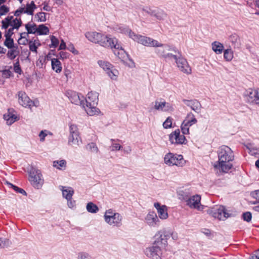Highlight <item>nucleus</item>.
Here are the masks:
<instances>
[{
	"label": "nucleus",
	"mask_w": 259,
	"mask_h": 259,
	"mask_svg": "<svg viewBox=\"0 0 259 259\" xmlns=\"http://www.w3.org/2000/svg\"><path fill=\"white\" fill-rule=\"evenodd\" d=\"M145 223L150 227H156L159 225V220L154 211H150L145 218Z\"/></svg>",
	"instance_id": "obj_16"
},
{
	"label": "nucleus",
	"mask_w": 259,
	"mask_h": 259,
	"mask_svg": "<svg viewBox=\"0 0 259 259\" xmlns=\"http://www.w3.org/2000/svg\"><path fill=\"white\" fill-rule=\"evenodd\" d=\"M69 100L73 104L80 105L85 108L84 97L81 94L74 91H69L67 93Z\"/></svg>",
	"instance_id": "obj_13"
},
{
	"label": "nucleus",
	"mask_w": 259,
	"mask_h": 259,
	"mask_svg": "<svg viewBox=\"0 0 259 259\" xmlns=\"http://www.w3.org/2000/svg\"><path fill=\"white\" fill-rule=\"evenodd\" d=\"M28 32L21 33L20 34V37L18 40L19 43L25 45L26 42L28 41L26 37L28 36Z\"/></svg>",
	"instance_id": "obj_51"
},
{
	"label": "nucleus",
	"mask_w": 259,
	"mask_h": 259,
	"mask_svg": "<svg viewBox=\"0 0 259 259\" xmlns=\"http://www.w3.org/2000/svg\"><path fill=\"white\" fill-rule=\"evenodd\" d=\"M174 110V106L168 102H164V112H171Z\"/></svg>",
	"instance_id": "obj_58"
},
{
	"label": "nucleus",
	"mask_w": 259,
	"mask_h": 259,
	"mask_svg": "<svg viewBox=\"0 0 259 259\" xmlns=\"http://www.w3.org/2000/svg\"><path fill=\"white\" fill-rule=\"evenodd\" d=\"M52 68L57 73H60L62 71V64L60 61L56 58L51 60Z\"/></svg>",
	"instance_id": "obj_27"
},
{
	"label": "nucleus",
	"mask_w": 259,
	"mask_h": 259,
	"mask_svg": "<svg viewBox=\"0 0 259 259\" xmlns=\"http://www.w3.org/2000/svg\"><path fill=\"white\" fill-rule=\"evenodd\" d=\"M172 122V118L168 117L166 118L165 121L163 123V126L164 128H169L171 127Z\"/></svg>",
	"instance_id": "obj_55"
},
{
	"label": "nucleus",
	"mask_w": 259,
	"mask_h": 259,
	"mask_svg": "<svg viewBox=\"0 0 259 259\" xmlns=\"http://www.w3.org/2000/svg\"><path fill=\"white\" fill-rule=\"evenodd\" d=\"M201 197L199 195H195L190 197L187 200V205L191 208H197L200 209L199 204L200 203Z\"/></svg>",
	"instance_id": "obj_21"
},
{
	"label": "nucleus",
	"mask_w": 259,
	"mask_h": 259,
	"mask_svg": "<svg viewBox=\"0 0 259 259\" xmlns=\"http://www.w3.org/2000/svg\"><path fill=\"white\" fill-rule=\"evenodd\" d=\"M25 28L29 34L37 33V27L35 24L28 23L25 25Z\"/></svg>",
	"instance_id": "obj_34"
},
{
	"label": "nucleus",
	"mask_w": 259,
	"mask_h": 259,
	"mask_svg": "<svg viewBox=\"0 0 259 259\" xmlns=\"http://www.w3.org/2000/svg\"><path fill=\"white\" fill-rule=\"evenodd\" d=\"M9 11V8L5 5L0 7V16H3L7 14Z\"/></svg>",
	"instance_id": "obj_62"
},
{
	"label": "nucleus",
	"mask_w": 259,
	"mask_h": 259,
	"mask_svg": "<svg viewBox=\"0 0 259 259\" xmlns=\"http://www.w3.org/2000/svg\"><path fill=\"white\" fill-rule=\"evenodd\" d=\"M51 44L50 45V48H56L59 45L58 39L54 35L51 36Z\"/></svg>",
	"instance_id": "obj_53"
},
{
	"label": "nucleus",
	"mask_w": 259,
	"mask_h": 259,
	"mask_svg": "<svg viewBox=\"0 0 259 259\" xmlns=\"http://www.w3.org/2000/svg\"><path fill=\"white\" fill-rule=\"evenodd\" d=\"M9 244V241L7 239H2L0 238V248L7 247Z\"/></svg>",
	"instance_id": "obj_64"
},
{
	"label": "nucleus",
	"mask_w": 259,
	"mask_h": 259,
	"mask_svg": "<svg viewBox=\"0 0 259 259\" xmlns=\"http://www.w3.org/2000/svg\"><path fill=\"white\" fill-rule=\"evenodd\" d=\"M183 102L186 105L190 107L192 110L196 113H199L200 112L202 106L198 100H188L186 99H183Z\"/></svg>",
	"instance_id": "obj_17"
},
{
	"label": "nucleus",
	"mask_w": 259,
	"mask_h": 259,
	"mask_svg": "<svg viewBox=\"0 0 259 259\" xmlns=\"http://www.w3.org/2000/svg\"><path fill=\"white\" fill-rule=\"evenodd\" d=\"M111 141L112 142V144L110 148L111 151H118L122 148V146L119 144L114 143L115 140L112 139Z\"/></svg>",
	"instance_id": "obj_49"
},
{
	"label": "nucleus",
	"mask_w": 259,
	"mask_h": 259,
	"mask_svg": "<svg viewBox=\"0 0 259 259\" xmlns=\"http://www.w3.org/2000/svg\"><path fill=\"white\" fill-rule=\"evenodd\" d=\"M183 161V157L182 155L176 154L174 160L175 162H173L172 165H176L179 166H182L184 164Z\"/></svg>",
	"instance_id": "obj_43"
},
{
	"label": "nucleus",
	"mask_w": 259,
	"mask_h": 259,
	"mask_svg": "<svg viewBox=\"0 0 259 259\" xmlns=\"http://www.w3.org/2000/svg\"><path fill=\"white\" fill-rule=\"evenodd\" d=\"M207 212L213 218L222 221H224L232 215V214L229 213L225 207L222 205L211 208L207 210Z\"/></svg>",
	"instance_id": "obj_6"
},
{
	"label": "nucleus",
	"mask_w": 259,
	"mask_h": 259,
	"mask_svg": "<svg viewBox=\"0 0 259 259\" xmlns=\"http://www.w3.org/2000/svg\"><path fill=\"white\" fill-rule=\"evenodd\" d=\"M4 118L7 121L8 125H11L17 120V116L9 112L8 115H4Z\"/></svg>",
	"instance_id": "obj_33"
},
{
	"label": "nucleus",
	"mask_w": 259,
	"mask_h": 259,
	"mask_svg": "<svg viewBox=\"0 0 259 259\" xmlns=\"http://www.w3.org/2000/svg\"><path fill=\"white\" fill-rule=\"evenodd\" d=\"M218 163L214 167L224 172H227L233 166L231 162L234 159L233 151L228 146L223 145L218 150Z\"/></svg>",
	"instance_id": "obj_2"
},
{
	"label": "nucleus",
	"mask_w": 259,
	"mask_h": 259,
	"mask_svg": "<svg viewBox=\"0 0 259 259\" xmlns=\"http://www.w3.org/2000/svg\"><path fill=\"white\" fill-rule=\"evenodd\" d=\"M161 46H155L154 47H159V49H156V53L158 54V56L164 57L166 53L165 51H173L175 53H177V49L176 47L173 46H170L167 45L161 44Z\"/></svg>",
	"instance_id": "obj_18"
},
{
	"label": "nucleus",
	"mask_w": 259,
	"mask_h": 259,
	"mask_svg": "<svg viewBox=\"0 0 259 259\" xmlns=\"http://www.w3.org/2000/svg\"><path fill=\"white\" fill-rule=\"evenodd\" d=\"M7 56L11 60H14L19 54L18 46L13 47V49H9Z\"/></svg>",
	"instance_id": "obj_28"
},
{
	"label": "nucleus",
	"mask_w": 259,
	"mask_h": 259,
	"mask_svg": "<svg viewBox=\"0 0 259 259\" xmlns=\"http://www.w3.org/2000/svg\"><path fill=\"white\" fill-rule=\"evenodd\" d=\"M114 30L117 32L123 33L128 35L132 39V33H134L128 27L123 25H116L113 27Z\"/></svg>",
	"instance_id": "obj_23"
},
{
	"label": "nucleus",
	"mask_w": 259,
	"mask_h": 259,
	"mask_svg": "<svg viewBox=\"0 0 259 259\" xmlns=\"http://www.w3.org/2000/svg\"><path fill=\"white\" fill-rule=\"evenodd\" d=\"M13 19V16H8L4 20L2 21V28L3 29H7L9 26H11L12 21Z\"/></svg>",
	"instance_id": "obj_37"
},
{
	"label": "nucleus",
	"mask_w": 259,
	"mask_h": 259,
	"mask_svg": "<svg viewBox=\"0 0 259 259\" xmlns=\"http://www.w3.org/2000/svg\"><path fill=\"white\" fill-rule=\"evenodd\" d=\"M103 217L105 222L111 226L119 227L122 224V216L112 209L106 210Z\"/></svg>",
	"instance_id": "obj_5"
},
{
	"label": "nucleus",
	"mask_w": 259,
	"mask_h": 259,
	"mask_svg": "<svg viewBox=\"0 0 259 259\" xmlns=\"http://www.w3.org/2000/svg\"><path fill=\"white\" fill-rule=\"evenodd\" d=\"M18 101L21 106L31 109V105L29 104L31 103V100L25 92L20 91L18 93Z\"/></svg>",
	"instance_id": "obj_19"
},
{
	"label": "nucleus",
	"mask_w": 259,
	"mask_h": 259,
	"mask_svg": "<svg viewBox=\"0 0 259 259\" xmlns=\"http://www.w3.org/2000/svg\"><path fill=\"white\" fill-rule=\"evenodd\" d=\"M132 39L138 43L141 44L145 46L153 47L155 46H161V43H159L156 40L152 38L143 36L134 33H132Z\"/></svg>",
	"instance_id": "obj_8"
},
{
	"label": "nucleus",
	"mask_w": 259,
	"mask_h": 259,
	"mask_svg": "<svg viewBox=\"0 0 259 259\" xmlns=\"http://www.w3.org/2000/svg\"><path fill=\"white\" fill-rule=\"evenodd\" d=\"M171 231H158L154 236V239L156 241H161V243H165V247L167 245V239L171 236Z\"/></svg>",
	"instance_id": "obj_20"
},
{
	"label": "nucleus",
	"mask_w": 259,
	"mask_h": 259,
	"mask_svg": "<svg viewBox=\"0 0 259 259\" xmlns=\"http://www.w3.org/2000/svg\"><path fill=\"white\" fill-rule=\"evenodd\" d=\"M158 240L154 239L152 245L145 249V254L148 257L151 259H161L162 249L165 248V243H162Z\"/></svg>",
	"instance_id": "obj_4"
},
{
	"label": "nucleus",
	"mask_w": 259,
	"mask_h": 259,
	"mask_svg": "<svg viewBox=\"0 0 259 259\" xmlns=\"http://www.w3.org/2000/svg\"><path fill=\"white\" fill-rule=\"evenodd\" d=\"M142 11L151 16H154L155 13V9H152L148 7H144L142 8Z\"/></svg>",
	"instance_id": "obj_52"
},
{
	"label": "nucleus",
	"mask_w": 259,
	"mask_h": 259,
	"mask_svg": "<svg viewBox=\"0 0 259 259\" xmlns=\"http://www.w3.org/2000/svg\"><path fill=\"white\" fill-rule=\"evenodd\" d=\"M85 37L91 42L98 44L106 48L119 49L120 45L117 39L110 35H105L96 31L87 32L85 33Z\"/></svg>",
	"instance_id": "obj_1"
},
{
	"label": "nucleus",
	"mask_w": 259,
	"mask_h": 259,
	"mask_svg": "<svg viewBox=\"0 0 259 259\" xmlns=\"http://www.w3.org/2000/svg\"><path fill=\"white\" fill-rule=\"evenodd\" d=\"M176 154L171 153L166 154L164 156V162L168 165H172L173 162H175L174 160Z\"/></svg>",
	"instance_id": "obj_32"
},
{
	"label": "nucleus",
	"mask_w": 259,
	"mask_h": 259,
	"mask_svg": "<svg viewBox=\"0 0 259 259\" xmlns=\"http://www.w3.org/2000/svg\"><path fill=\"white\" fill-rule=\"evenodd\" d=\"M79 134L78 128L75 124H71L69 126V134Z\"/></svg>",
	"instance_id": "obj_61"
},
{
	"label": "nucleus",
	"mask_w": 259,
	"mask_h": 259,
	"mask_svg": "<svg viewBox=\"0 0 259 259\" xmlns=\"http://www.w3.org/2000/svg\"><path fill=\"white\" fill-rule=\"evenodd\" d=\"M29 181L34 187L37 189L40 188L44 184V179L41 171L32 167L29 171Z\"/></svg>",
	"instance_id": "obj_7"
},
{
	"label": "nucleus",
	"mask_w": 259,
	"mask_h": 259,
	"mask_svg": "<svg viewBox=\"0 0 259 259\" xmlns=\"http://www.w3.org/2000/svg\"><path fill=\"white\" fill-rule=\"evenodd\" d=\"M179 198L181 200H185L186 202L189 198L190 193L188 190H181L178 193Z\"/></svg>",
	"instance_id": "obj_36"
},
{
	"label": "nucleus",
	"mask_w": 259,
	"mask_h": 259,
	"mask_svg": "<svg viewBox=\"0 0 259 259\" xmlns=\"http://www.w3.org/2000/svg\"><path fill=\"white\" fill-rule=\"evenodd\" d=\"M98 93L91 91L87 95V97L84 98V104L87 113L90 116H93L99 113V110L96 107L98 102Z\"/></svg>",
	"instance_id": "obj_3"
},
{
	"label": "nucleus",
	"mask_w": 259,
	"mask_h": 259,
	"mask_svg": "<svg viewBox=\"0 0 259 259\" xmlns=\"http://www.w3.org/2000/svg\"><path fill=\"white\" fill-rule=\"evenodd\" d=\"M247 148L250 150L251 154L255 155L258 153V149L257 148L253 147L251 144H248L247 146Z\"/></svg>",
	"instance_id": "obj_63"
},
{
	"label": "nucleus",
	"mask_w": 259,
	"mask_h": 259,
	"mask_svg": "<svg viewBox=\"0 0 259 259\" xmlns=\"http://www.w3.org/2000/svg\"><path fill=\"white\" fill-rule=\"evenodd\" d=\"M49 32L48 27L44 24H41L37 27V33L39 35H46Z\"/></svg>",
	"instance_id": "obj_40"
},
{
	"label": "nucleus",
	"mask_w": 259,
	"mask_h": 259,
	"mask_svg": "<svg viewBox=\"0 0 259 259\" xmlns=\"http://www.w3.org/2000/svg\"><path fill=\"white\" fill-rule=\"evenodd\" d=\"M179 57V55H174L171 53H166L164 56V58L168 60H175V61Z\"/></svg>",
	"instance_id": "obj_56"
},
{
	"label": "nucleus",
	"mask_w": 259,
	"mask_h": 259,
	"mask_svg": "<svg viewBox=\"0 0 259 259\" xmlns=\"http://www.w3.org/2000/svg\"><path fill=\"white\" fill-rule=\"evenodd\" d=\"M114 53L115 56L118 57L123 63L128 65L129 67H132L134 66V62L129 57L128 54L122 49L121 46L119 49H115Z\"/></svg>",
	"instance_id": "obj_12"
},
{
	"label": "nucleus",
	"mask_w": 259,
	"mask_h": 259,
	"mask_svg": "<svg viewBox=\"0 0 259 259\" xmlns=\"http://www.w3.org/2000/svg\"><path fill=\"white\" fill-rule=\"evenodd\" d=\"M224 58L227 61H230L232 60L233 58V52L231 48L224 51Z\"/></svg>",
	"instance_id": "obj_41"
},
{
	"label": "nucleus",
	"mask_w": 259,
	"mask_h": 259,
	"mask_svg": "<svg viewBox=\"0 0 259 259\" xmlns=\"http://www.w3.org/2000/svg\"><path fill=\"white\" fill-rule=\"evenodd\" d=\"M197 122V120L195 117L194 115L191 112L188 113L181 126V131L183 135L189 134L190 127L195 124Z\"/></svg>",
	"instance_id": "obj_10"
},
{
	"label": "nucleus",
	"mask_w": 259,
	"mask_h": 259,
	"mask_svg": "<svg viewBox=\"0 0 259 259\" xmlns=\"http://www.w3.org/2000/svg\"><path fill=\"white\" fill-rule=\"evenodd\" d=\"M86 208L89 212L95 213L99 211V208L97 205L92 202L87 203Z\"/></svg>",
	"instance_id": "obj_35"
},
{
	"label": "nucleus",
	"mask_w": 259,
	"mask_h": 259,
	"mask_svg": "<svg viewBox=\"0 0 259 259\" xmlns=\"http://www.w3.org/2000/svg\"><path fill=\"white\" fill-rule=\"evenodd\" d=\"M22 25V21L20 18H15L12 20L11 26L14 29H18Z\"/></svg>",
	"instance_id": "obj_46"
},
{
	"label": "nucleus",
	"mask_w": 259,
	"mask_h": 259,
	"mask_svg": "<svg viewBox=\"0 0 259 259\" xmlns=\"http://www.w3.org/2000/svg\"><path fill=\"white\" fill-rule=\"evenodd\" d=\"M212 49L217 54H221L224 50V46L219 41H214L212 43Z\"/></svg>",
	"instance_id": "obj_29"
},
{
	"label": "nucleus",
	"mask_w": 259,
	"mask_h": 259,
	"mask_svg": "<svg viewBox=\"0 0 259 259\" xmlns=\"http://www.w3.org/2000/svg\"><path fill=\"white\" fill-rule=\"evenodd\" d=\"M47 57L40 56L36 62V66L39 68H44L46 67Z\"/></svg>",
	"instance_id": "obj_42"
},
{
	"label": "nucleus",
	"mask_w": 259,
	"mask_h": 259,
	"mask_svg": "<svg viewBox=\"0 0 259 259\" xmlns=\"http://www.w3.org/2000/svg\"><path fill=\"white\" fill-rule=\"evenodd\" d=\"M28 45L30 51L36 53L38 46L40 44L36 40H34V41L30 40Z\"/></svg>",
	"instance_id": "obj_39"
},
{
	"label": "nucleus",
	"mask_w": 259,
	"mask_h": 259,
	"mask_svg": "<svg viewBox=\"0 0 259 259\" xmlns=\"http://www.w3.org/2000/svg\"><path fill=\"white\" fill-rule=\"evenodd\" d=\"M46 13L40 12L35 15V18L37 22H45L47 20Z\"/></svg>",
	"instance_id": "obj_44"
},
{
	"label": "nucleus",
	"mask_w": 259,
	"mask_h": 259,
	"mask_svg": "<svg viewBox=\"0 0 259 259\" xmlns=\"http://www.w3.org/2000/svg\"><path fill=\"white\" fill-rule=\"evenodd\" d=\"M229 40L234 48H239L240 47V38L237 34L233 33L230 35L229 37Z\"/></svg>",
	"instance_id": "obj_25"
},
{
	"label": "nucleus",
	"mask_w": 259,
	"mask_h": 259,
	"mask_svg": "<svg viewBox=\"0 0 259 259\" xmlns=\"http://www.w3.org/2000/svg\"><path fill=\"white\" fill-rule=\"evenodd\" d=\"M246 96L249 103L259 104V89H249L246 91Z\"/></svg>",
	"instance_id": "obj_15"
},
{
	"label": "nucleus",
	"mask_w": 259,
	"mask_h": 259,
	"mask_svg": "<svg viewBox=\"0 0 259 259\" xmlns=\"http://www.w3.org/2000/svg\"><path fill=\"white\" fill-rule=\"evenodd\" d=\"M98 63L112 80H117L119 72L112 64L103 60L98 61Z\"/></svg>",
	"instance_id": "obj_9"
},
{
	"label": "nucleus",
	"mask_w": 259,
	"mask_h": 259,
	"mask_svg": "<svg viewBox=\"0 0 259 259\" xmlns=\"http://www.w3.org/2000/svg\"><path fill=\"white\" fill-rule=\"evenodd\" d=\"M36 9V6L33 1H31L30 4H26V9L25 8V13L29 15H33L34 11Z\"/></svg>",
	"instance_id": "obj_31"
},
{
	"label": "nucleus",
	"mask_w": 259,
	"mask_h": 259,
	"mask_svg": "<svg viewBox=\"0 0 259 259\" xmlns=\"http://www.w3.org/2000/svg\"><path fill=\"white\" fill-rule=\"evenodd\" d=\"M14 71L19 74H21L22 73V70L18 60L14 64Z\"/></svg>",
	"instance_id": "obj_59"
},
{
	"label": "nucleus",
	"mask_w": 259,
	"mask_h": 259,
	"mask_svg": "<svg viewBox=\"0 0 259 259\" xmlns=\"http://www.w3.org/2000/svg\"><path fill=\"white\" fill-rule=\"evenodd\" d=\"M165 101H156L154 105V109L158 111H164Z\"/></svg>",
	"instance_id": "obj_47"
},
{
	"label": "nucleus",
	"mask_w": 259,
	"mask_h": 259,
	"mask_svg": "<svg viewBox=\"0 0 259 259\" xmlns=\"http://www.w3.org/2000/svg\"><path fill=\"white\" fill-rule=\"evenodd\" d=\"M243 219L247 222H249L252 218L251 213L250 212H246L242 214Z\"/></svg>",
	"instance_id": "obj_60"
},
{
	"label": "nucleus",
	"mask_w": 259,
	"mask_h": 259,
	"mask_svg": "<svg viewBox=\"0 0 259 259\" xmlns=\"http://www.w3.org/2000/svg\"><path fill=\"white\" fill-rule=\"evenodd\" d=\"M169 139L171 144H185L186 139L183 134L181 135L179 129L176 130L169 136Z\"/></svg>",
	"instance_id": "obj_14"
},
{
	"label": "nucleus",
	"mask_w": 259,
	"mask_h": 259,
	"mask_svg": "<svg viewBox=\"0 0 259 259\" xmlns=\"http://www.w3.org/2000/svg\"><path fill=\"white\" fill-rule=\"evenodd\" d=\"M4 45L8 49H13V47H16L14 45V40L12 38L6 37Z\"/></svg>",
	"instance_id": "obj_45"
},
{
	"label": "nucleus",
	"mask_w": 259,
	"mask_h": 259,
	"mask_svg": "<svg viewBox=\"0 0 259 259\" xmlns=\"http://www.w3.org/2000/svg\"><path fill=\"white\" fill-rule=\"evenodd\" d=\"M87 149L90 150L92 152L97 153L99 149L95 143L92 142L87 145Z\"/></svg>",
	"instance_id": "obj_48"
},
{
	"label": "nucleus",
	"mask_w": 259,
	"mask_h": 259,
	"mask_svg": "<svg viewBox=\"0 0 259 259\" xmlns=\"http://www.w3.org/2000/svg\"><path fill=\"white\" fill-rule=\"evenodd\" d=\"M176 53L179 54V57L175 61L179 70L184 73H191V68L186 59L182 57L181 52L178 50Z\"/></svg>",
	"instance_id": "obj_11"
},
{
	"label": "nucleus",
	"mask_w": 259,
	"mask_h": 259,
	"mask_svg": "<svg viewBox=\"0 0 259 259\" xmlns=\"http://www.w3.org/2000/svg\"><path fill=\"white\" fill-rule=\"evenodd\" d=\"M12 74L11 71L9 69H5L2 71H0V76L3 78H8Z\"/></svg>",
	"instance_id": "obj_54"
},
{
	"label": "nucleus",
	"mask_w": 259,
	"mask_h": 259,
	"mask_svg": "<svg viewBox=\"0 0 259 259\" xmlns=\"http://www.w3.org/2000/svg\"><path fill=\"white\" fill-rule=\"evenodd\" d=\"M67 162L65 160H55L53 162V166L59 170H64L66 167Z\"/></svg>",
	"instance_id": "obj_30"
},
{
	"label": "nucleus",
	"mask_w": 259,
	"mask_h": 259,
	"mask_svg": "<svg viewBox=\"0 0 259 259\" xmlns=\"http://www.w3.org/2000/svg\"><path fill=\"white\" fill-rule=\"evenodd\" d=\"M155 13L153 17H156L158 20H164L166 17V14L165 12L160 9L155 8Z\"/></svg>",
	"instance_id": "obj_38"
},
{
	"label": "nucleus",
	"mask_w": 259,
	"mask_h": 259,
	"mask_svg": "<svg viewBox=\"0 0 259 259\" xmlns=\"http://www.w3.org/2000/svg\"><path fill=\"white\" fill-rule=\"evenodd\" d=\"M52 135V133L50 132L47 131V130H42L41 131L39 135L38 136L40 138V142H44L45 140V138L48 135Z\"/></svg>",
	"instance_id": "obj_50"
},
{
	"label": "nucleus",
	"mask_w": 259,
	"mask_h": 259,
	"mask_svg": "<svg viewBox=\"0 0 259 259\" xmlns=\"http://www.w3.org/2000/svg\"><path fill=\"white\" fill-rule=\"evenodd\" d=\"M91 256L87 252H80L78 254L77 259H91Z\"/></svg>",
	"instance_id": "obj_57"
},
{
	"label": "nucleus",
	"mask_w": 259,
	"mask_h": 259,
	"mask_svg": "<svg viewBox=\"0 0 259 259\" xmlns=\"http://www.w3.org/2000/svg\"><path fill=\"white\" fill-rule=\"evenodd\" d=\"M62 195L63 197L67 200L72 199V195L74 193L73 189L71 187H62Z\"/></svg>",
	"instance_id": "obj_26"
},
{
	"label": "nucleus",
	"mask_w": 259,
	"mask_h": 259,
	"mask_svg": "<svg viewBox=\"0 0 259 259\" xmlns=\"http://www.w3.org/2000/svg\"><path fill=\"white\" fill-rule=\"evenodd\" d=\"M68 143L70 145L79 146L81 143L79 134H69Z\"/></svg>",
	"instance_id": "obj_24"
},
{
	"label": "nucleus",
	"mask_w": 259,
	"mask_h": 259,
	"mask_svg": "<svg viewBox=\"0 0 259 259\" xmlns=\"http://www.w3.org/2000/svg\"><path fill=\"white\" fill-rule=\"evenodd\" d=\"M154 206L157 210V213L160 219L164 220L167 218L168 213L167 207L165 205H161L158 202L154 203Z\"/></svg>",
	"instance_id": "obj_22"
}]
</instances>
